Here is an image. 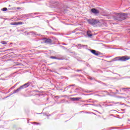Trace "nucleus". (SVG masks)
Listing matches in <instances>:
<instances>
[{
    "mask_svg": "<svg viewBox=\"0 0 130 130\" xmlns=\"http://www.w3.org/2000/svg\"><path fill=\"white\" fill-rule=\"evenodd\" d=\"M127 17V15L126 13H118L116 15L115 19L117 20V21L120 22L121 21H123V20H125Z\"/></svg>",
    "mask_w": 130,
    "mask_h": 130,
    "instance_id": "nucleus-1",
    "label": "nucleus"
},
{
    "mask_svg": "<svg viewBox=\"0 0 130 130\" xmlns=\"http://www.w3.org/2000/svg\"><path fill=\"white\" fill-rule=\"evenodd\" d=\"M130 59V57L128 56H118L112 59V61H126V60H128Z\"/></svg>",
    "mask_w": 130,
    "mask_h": 130,
    "instance_id": "nucleus-2",
    "label": "nucleus"
},
{
    "mask_svg": "<svg viewBox=\"0 0 130 130\" xmlns=\"http://www.w3.org/2000/svg\"><path fill=\"white\" fill-rule=\"evenodd\" d=\"M87 22L92 26H94V25H96L97 23L99 22V21L94 19H88Z\"/></svg>",
    "mask_w": 130,
    "mask_h": 130,
    "instance_id": "nucleus-3",
    "label": "nucleus"
},
{
    "mask_svg": "<svg viewBox=\"0 0 130 130\" xmlns=\"http://www.w3.org/2000/svg\"><path fill=\"white\" fill-rule=\"evenodd\" d=\"M45 43H47L48 44H52V40L50 39L44 38L43 39Z\"/></svg>",
    "mask_w": 130,
    "mask_h": 130,
    "instance_id": "nucleus-4",
    "label": "nucleus"
},
{
    "mask_svg": "<svg viewBox=\"0 0 130 130\" xmlns=\"http://www.w3.org/2000/svg\"><path fill=\"white\" fill-rule=\"evenodd\" d=\"M29 86H30V83L28 82L24 84L23 85L21 86L20 87L22 89H24V88H27L29 87Z\"/></svg>",
    "mask_w": 130,
    "mask_h": 130,
    "instance_id": "nucleus-5",
    "label": "nucleus"
},
{
    "mask_svg": "<svg viewBox=\"0 0 130 130\" xmlns=\"http://www.w3.org/2000/svg\"><path fill=\"white\" fill-rule=\"evenodd\" d=\"M91 12H92V13H93V14H99V13H100L99 10H98L95 8L92 9Z\"/></svg>",
    "mask_w": 130,
    "mask_h": 130,
    "instance_id": "nucleus-6",
    "label": "nucleus"
},
{
    "mask_svg": "<svg viewBox=\"0 0 130 130\" xmlns=\"http://www.w3.org/2000/svg\"><path fill=\"white\" fill-rule=\"evenodd\" d=\"M90 51L91 53H93V54H94V55H99V53H98V52L96 51L95 50H91Z\"/></svg>",
    "mask_w": 130,
    "mask_h": 130,
    "instance_id": "nucleus-7",
    "label": "nucleus"
},
{
    "mask_svg": "<svg viewBox=\"0 0 130 130\" xmlns=\"http://www.w3.org/2000/svg\"><path fill=\"white\" fill-rule=\"evenodd\" d=\"M22 24H24V23L22 22H17L14 23L12 22L11 25H22Z\"/></svg>",
    "mask_w": 130,
    "mask_h": 130,
    "instance_id": "nucleus-8",
    "label": "nucleus"
},
{
    "mask_svg": "<svg viewBox=\"0 0 130 130\" xmlns=\"http://www.w3.org/2000/svg\"><path fill=\"white\" fill-rule=\"evenodd\" d=\"M72 100H73V101H78L79 100H80V99H82V98H71Z\"/></svg>",
    "mask_w": 130,
    "mask_h": 130,
    "instance_id": "nucleus-9",
    "label": "nucleus"
},
{
    "mask_svg": "<svg viewBox=\"0 0 130 130\" xmlns=\"http://www.w3.org/2000/svg\"><path fill=\"white\" fill-rule=\"evenodd\" d=\"M50 58H52L53 59H63V57L57 58L55 56H51Z\"/></svg>",
    "mask_w": 130,
    "mask_h": 130,
    "instance_id": "nucleus-10",
    "label": "nucleus"
},
{
    "mask_svg": "<svg viewBox=\"0 0 130 130\" xmlns=\"http://www.w3.org/2000/svg\"><path fill=\"white\" fill-rule=\"evenodd\" d=\"M21 89L22 88H21V86H20L19 88L14 91L13 94L18 93V92H19V91H21Z\"/></svg>",
    "mask_w": 130,
    "mask_h": 130,
    "instance_id": "nucleus-11",
    "label": "nucleus"
},
{
    "mask_svg": "<svg viewBox=\"0 0 130 130\" xmlns=\"http://www.w3.org/2000/svg\"><path fill=\"white\" fill-rule=\"evenodd\" d=\"M78 46L79 47V48H81L82 47H85V46H86L87 47V46L84 45H82V44H78Z\"/></svg>",
    "mask_w": 130,
    "mask_h": 130,
    "instance_id": "nucleus-12",
    "label": "nucleus"
},
{
    "mask_svg": "<svg viewBox=\"0 0 130 130\" xmlns=\"http://www.w3.org/2000/svg\"><path fill=\"white\" fill-rule=\"evenodd\" d=\"M92 35H92L91 34L89 33V31H87V36H89V37H91Z\"/></svg>",
    "mask_w": 130,
    "mask_h": 130,
    "instance_id": "nucleus-13",
    "label": "nucleus"
},
{
    "mask_svg": "<svg viewBox=\"0 0 130 130\" xmlns=\"http://www.w3.org/2000/svg\"><path fill=\"white\" fill-rule=\"evenodd\" d=\"M2 11H3V12H6V11H8V8H4L2 9Z\"/></svg>",
    "mask_w": 130,
    "mask_h": 130,
    "instance_id": "nucleus-14",
    "label": "nucleus"
},
{
    "mask_svg": "<svg viewBox=\"0 0 130 130\" xmlns=\"http://www.w3.org/2000/svg\"><path fill=\"white\" fill-rule=\"evenodd\" d=\"M2 44H7V42H6V41H2Z\"/></svg>",
    "mask_w": 130,
    "mask_h": 130,
    "instance_id": "nucleus-15",
    "label": "nucleus"
},
{
    "mask_svg": "<svg viewBox=\"0 0 130 130\" xmlns=\"http://www.w3.org/2000/svg\"><path fill=\"white\" fill-rule=\"evenodd\" d=\"M33 124H37V125H38V124H39V123H37L36 122H33Z\"/></svg>",
    "mask_w": 130,
    "mask_h": 130,
    "instance_id": "nucleus-16",
    "label": "nucleus"
},
{
    "mask_svg": "<svg viewBox=\"0 0 130 130\" xmlns=\"http://www.w3.org/2000/svg\"><path fill=\"white\" fill-rule=\"evenodd\" d=\"M17 10H21V8H20V7H17Z\"/></svg>",
    "mask_w": 130,
    "mask_h": 130,
    "instance_id": "nucleus-17",
    "label": "nucleus"
},
{
    "mask_svg": "<svg viewBox=\"0 0 130 130\" xmlns=\"http://www.w3.org/2000/svg\"><path fill=\"white\" fill-rule=\"evenodd\" d=\"M82 70H77V72H81Z\"/></svg>",
    "mask_w": 130,
    "mask_h": 130,
    "instance_id": "nucleus-18",
    "label": "nucleus"
},
{
    "mask_svg": "<svg viewBox=\"0 0 130 130\" xmlns=\"http://www.w3.org/2000/svg\"><path fill=\"white\" fill-rule=\"evenodd\" d=\"M117 103H115V104H117Z\"/></svg>",
    "mask_w": 130,
    "mask_h": 130,
    "instance_id": "nucleus-19",
    "label": "nucleus"
},
{
    "mask_svg": "<svg viewBox=\"0 0 130 130\" xmlns=\"http://www.w3.org/2000/svg\"><path fill=\"white\" fill-rule=\"evenodd\" d=\"M63 45H66V44H63Z\"/></svg>",
    "mask_w": 130,
    "mask_h": 130,
    "instance_id": "nucleus-20",
    "label": "nucleus"
}]
</instances>
